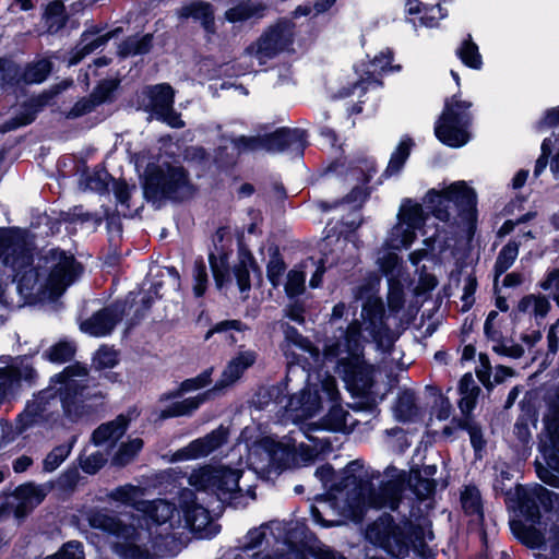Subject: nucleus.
Wrapping results in <instances>:
<instances>
[{"instance_id": "1", "label": "nucleus", "mask_w": 559, "mask_h": 559, "mask_svg": "<svg viewBox=\"0 0 559 559\" xmlns=\"http://www.w3.org/2000/svg\"><path fill=\"white\" fill-rule=\"evenodd\" d=\"M0 260L14 272L16 288L27 302L59 297L80 273L74 258L59 250H51L34 266L26 234L20 229H0Z\"/></svg>"}, {"instance_id": "2", "label": "nucleus", "mask_w": 559, "mask_h": 559, "mask_svg": "<svg viewBox=\"0 0 559 559\" xmlns=\"http://www.w3.org/2000/svg\"><path fill=\"white\" fill-rule=\"evenodd\" d=\"M361 326L357 321L350 323L338 338L326 342L323 350L324 360L335 362L348 390L356 395L369 397L372 388L373 368L361 357Z\"/></svg>"}, {"instance_id": "3", "label": "nucleus", "mask_w": 559, "mask_h": 559, "mask_svg": "<svg viewBox=\"0 0 559 559\" xmlns=\"http://www.w3.org/2000/svg\"><path fill=\"white\" fill-rule=\"evenodd\" d=\"M404 476L385 483L378 489L371 488L367 483H357L355 477L346 478L345 488L348 489L344 512L359 520L366 508H389L395 510L399 506L403 488Z\"/></svg>"}, {"instance_id": "4", "label": "nucleus", "mask_w": 559, "mask_h": 559, "mask_svg": "<svg viewBox=\"0 0 559 559\" xmlns=\"http://www.w3.org/2000/svg\"><path fill=\"white\" fill-rule=\"evenodd\" d=\"M241 472L223 465H205L194 469L189 476V485L199 492L215 497L222 502L233 503L236 508L245 506L239 488Z\"/></svg>"}, {"instance_id": "5", "label": "nucleus", "mask_w": 559, "mask_h": 559, "mask_svg": "<svg viewBox=\"0 0 559 559\" xmlns=\"http://www.w3.org/2000/svg\"><path fill=\"white\" fill-rule=\"evenodd\" d=\"M366 536L394 557L405 556L411 545H421L425 540L433 538L432 532L428 528L412 524H404L401 527L392 524L389 518L380 519L370 525Z\"/></svg>"}, {"instance_id": "6", "label": "nucleus", "mask_w": 559, "mask_h": 559, "mask_svg": "<svg viewBox=\"0 0 559 559\" xmlns=\"http://www.w3.org/2000/svg\"><path fill=\"white\" fill-rule=\"evenodd\" d=\"M472 103L457 98L447 99L443 111L435 124L437 139L450 147H462L471 140Z\"/></svg>"}, {"instance_id": "7", "label": "nucleus", "mask_w": 559, "mask_h": 559, "mask_svg": "<svg viewBox=\"0 0 559 559\" xmlns=\"http://www.w3.org/2000/svg\"><path fill=\"white\" fill-rule=\"evenodd\" d=\"M193 193L185 169L170 164L150 165L145 171L144 194L150 199L181 200Z\"/></svg>"}, {"instance_id": "8", "label": "nucleus", "mask_w": 559, "mask_h": 559, "mask_svg": "<svg viewBox=\"0 0 559 559\" xmlns=\"http://www.w3.org/2000/svg\"><path fill=\"white\" fill-rule=\"evenodd\" d=\"M141 522L140 519L136 520ZM90 524L94 528L102 530L109 534L122 538L127 542L126 545H120L119 552L127 559H148L150 554L147 549L142 548L136 542L143 543L151 537V528L143 527L141 524L138 526L134 523L123 524L116 518L104 513L95 512L90 518Z\"/></svg>"}, {"instance_id": "9", "label": "nucleus", "mask_w": 559, "mask_h": 559, "mask_svg": "<svg viewBox=\"0 0 559 559\" xmlns=\"http://www.w3.org/2000/svg\"><path fill=\"white\" fill-rule=\"evenodd\" d=\"M305 146L306 134L300 129H282L264 136H241L231 141V148L238 153L265 150L300 155Z\"/></svg>"}, {"instance_id": "10", "label": "nucleus", "mask_w": 559, "mask_h": 559, "mask_svg": "<svg viewBox=\"0 0 559 559\" xmlns=\"http://www.w3.org/2000/svg\"><path fill=\"white\" fill-rule=\"evenodd\" d=\"M294 39L295 32L293 24L280 22L269 27L246 49V52L262 66L280 53L293 51Z\"/></svg>"}, {"instance_id": "11", "label": "nucleus", "mask_w": 559, "mask_h": 559, "mask_svg": "<svg viewBox=\"0 0 559 559\" xmlns=\"http://www.w3.org/2000/svg\"><path fill=\"white\" fill-rule=\"evenodd\" d=\"M56 383L59 385L55 391L60 395L64 412L69 415H78L80 404L88 396L91 379L87 369L81 365L69 366L57 376Z\"/></svg>"}, {"instance_id": "12", "label": "nucleus", "mask_w": 559, "mask_h": 559, "mask_svg": "<svg viewBox=\"0 0 559 559\" xmlns=\"http://www.w3.org/2000/svg\"><path fill=\"white\" fill-rule=\"evenodd\" d=\"M475 200V192L464 181L453 182L441 190L433 189L426 195V203L440 221L450 218V204L469 210L474 206Z\"/></svg>"}, {"instance_id": "13", "label": "nucleus", "mask_w": 559, "mask_h": 559, "mask_svg": "<svg viewBox=\"0 0 559 559\" xmlns=\"http://www.w3.org/2000/svg\"><path fill=\"white\" fill-rule=\"evenodd\" d=\"M397 224L391 229L386 238V246L391 249H402L411 246L420 229L425 217L421 205L405 200L397 214Z\"/></svg>"}, {"instance_id": "14", "label": "nucleus", "mask_w": 559, "mask_h": 559, "mask_svg": "<svg viewBox=\"0 0 559 559\" xmlns=\"http://www.w3.org/2000/svg\"><path fill=\"white\" fill-rule=\"evenodd\" d=\"M380 285L379 278H373L366 285L358 288L356 298L365 300L362 304V318L365 331H368L373 340H378L384 333L383 305L376 296Z\"/></svg>"}, {"instance_id": "15", "label": "nucleus", "mask_w": 559, "mask_h": 559, "mask_svg": "<svg viewBox=\"0 0 559 559\" xmlns=\"http://www.w3.org/2000/svg\"><path fill=\"white\" fill-rule=\"evenodd\" d=\"M288 444L276 442L272 438H263L249 450L248 461L254 469L276 471L289 460Z\"/></svg>"}, {"instance_id": "16", "label": "nucleus", "mask_w": 559, "mask_h": 559, "mask_svg": "<svg viewBox=\"0 0 559 559\" xmlns=\"http://www.w3.org/2000/svg\"><path fill=\"white\" fill-rule=\"evenodd\" d=\"M545 429L540 443L543 459L547 467L559 474V389L550 400Z\"/></svg>"}, {"instance_id": "17", "label": "nucleus", "mask_w": 559, "mask_h": 559, "mask_svg": "<svg viewBox=\"0 0 559 559\" xmlns=\"http://www.w3.org/2000/svg\"><path fill=\"white\" fill-rule=\"evenodd\" d=\"M174 91L167 84H158L147 88L143 106L146 110L153 112L157 119L164 121L173 128L183 127L180 116L174 111Z\"/></svg>"}, {"instance_id": "18", "label": "nucleus", "mask_w": 559, "mask_h": 559, "mask_svg": "<svg viewBox=\"0 0 559 559\" xmlns=\"http://www.w3.org/2000/svg\"><path fill=\"white\" fill-rule=\"evenodd\" d=\"M52 489L51 484H25L17 487L10 497L8 506L14 510L16 518H23L38 506Z\"/></svg>"}, {"instance_id": "19", "label": "nucleus", "mask_w": 559, "mask_h": 559, "mask_svg": "<svg viewBox=\"0 0 559 559\" xmlns=\"http://www.w3.org/2000/svg\"><path fill=\"white\" fill-rule=\"evenodd\" d=\"M320 388L325 397L333 403L329 414L323 419L322 428L331 431H345L349 426V414L342 406L335 404L338 396L335 379L325 376L320 380Z\"/></svg>"}, {"instance_id": "20", "label": "nucleus", "mask_w": 559, "mask_h": 559, "mask_svg": "<svg viewBox=\"0 0 559 559\" xmlns=\"http://www.w3.org/2000/svg\"><path fill=\"white\" fill-rule=\"evenodd\" d=\"M227 440V429L219 427L207 436L197 439L173 455V461L195 460L206 456Z\"/></svg>"}, {"instance_id": "21", "label": "nucleus", "mask_w": 559, "mask_h": 559, "mask_svg": "<svg viewBox=\"0 0 559 559\" xmlns=\"http://www.w3.org/2000/svg\"><path fill=\"white\" fill-rule=\"evenodd\" d=\"M195 500H202L195 498L194 493L185 489L180 495V508L185 515V522L187 526L197 532H202L211 523L209 511Z\"/></svg>"}, {"instance_id": "22", "label": "nucleus", "mask_w": 559, "mask_h": 559, "mask_svg": "<svg viewBox=\"0 0 559 559\" xmlns=\"http://www.w3.org/2000/svg\"><path fill=\"white\" fill-rule=\"evenodd\" d=\"M124 309L116 305L104 309L81 324V330L92 336H105L109 334L121 319Z\"/></svg>"}, {"instance_id": "23", "label": "nucleus", "mask_w": 559, "mask_h": 559, "mask_svg": "<svg viewBox=\"0 0 559 559\" xmlns=\"http://www.w3.org/2000/svg\"><path fill=\"white\" fill-rule=\"evenodd\" d=\"M179 21L193 19L200 22L201 26L207 34L215 33V16L214 9L211 3L205 1H193L183 4L175 12Z\"/></svg>"}, {"instance_id": "24", "label": "nucleus", "mask_w": 559, "mask_h": 559, "mask_svg": "<svg viewBox=\"0 0 559 559\" xmlns=\"http://www.w3.org/2000/svg\"><path fill=\"white\" fill-rule=\"evenodd\" d=\"M309 380H311L310 377ZM321 402L322 396L319 393L318 383L310 381L307 390L290 399L289 409L295 413L296 419L307 418L320 409Z\"/></svg>"}, {"instance_id": "25", "label": "nucleus", "mask_w": 559, "mask_h": 559, "mask_svg": "<svg viewBox=\"0 0 559 559\" xmlns=\"http://www.w3.org/2000/svg\"><path fill=\"white\" fill-rule=\"evenodd\" d=\"M141 506V514L146 523L148 521L155 525L169 523L170 526H174L175 524L179 525L181 523L179 513L176 516V509L170 502L164 499L146 501Z\"/></svg>"}, {"instance_id": "26", "label": "nucleus", "mask_w": 559, "mask_h": 559, "mask_svg": "<svg viewBox=\"0 0 559 559\" xmlns=\"http://www.w3.org/2000/svg\"><path fill=\"white\" fill-rule=\"evenodd\" d=\"M255 350L241 349L228 362L216 388H225L235 383L242 376V373L255 362Z\"/></svg>"}, {"instance_id": "27", "label": "nucleus", "mask_w": 559, "mask_h": 559, "mask_svg": "<svg viewBox=\"0 0 559 559\" xmlns=\"http://www.w3.org/2000/svg\"><path fill=\"white\" fill-rule=\"evenodd\" d=\"M128 419L124 416H118L115 420L99 426L92 436L96 445L114 444L126 432Z\"/></svg>"}, {"instance_id": "28", "label": "nucleus", "mask_w": 559, "mask_h": 559, "mask_svg": "<svg viewBox=\"0 0 559 559\" xmlns=\"http://www.w3.org/2000/svg\"><path fill=\"white\" fill-rule=\"evenodd\" d=\"M210 395L211 392L207 391L195 396L175 402L167 408L163 409L159 417L165 419L170 417L190 416L210 397Z\"/></svg>"}, {"instance_id": "29", "label": "nucleus", "mask_w": 559, "mask_h": 559, "mask_svg": "<svg viewBox=\"0 0 559 559\" xmlns=\"http://www.w3.org/2000/svg\"><path fill=\"white\" fill-rule=\"evenodd\" d=\"M549 310L550 302L545 296L531 294L519 301L515 313L528 314L538 322L547 316Z\"/></svg>"}, {"instance_id": "30", "label": "nucleus", "mask_w": 559, "mask_h": 559, "mask_svg": "<svg viewBox=\"0 0 559 559\" xmlns=\"http://www.w3.org/2000/svg\"><path fill=\"white\" fill-rule=\"evenodd\" d=\"M109 38V34L96 36L91 33H84L81 37L80 43L71 52L69 66H74L79 63L86 56H88L96 49L103 47Z\"/></svg>"}, {"instance_id": "31", "label": "nucleus", "mask_w": 559, "mask_h": 559, "mask_svg": "<svg viewBox=\"0 0 559 559\" xmlns=\"http://www.w3.org/2000/svg\"><path fill=\"white\" fill-rule=\"evenodd\" d=\"M284 335L285 341L282 345V349L287 357L290 355L292 346H295L308 353L314 362H319L321 357L319 349L314 347L309 340L299 334L295 328L287 325L284 330Z\"/></svg>"}, {"instance_id": "32", "label": "nucleus", "mask_w": 559, "mask_h": 559, "mask_svg": "<svg viewBox=\"0 0 559 559\" xmlns=\"http://www.w3.org/2000/svg\"><path fill=\"white\" fill-rule=\"evenodd\" d=\"M254 267L255 261L252 254L246 250H240L237 263L234 266V275L241 293L250 290V271L254 270Z\"/></svg>"}, {"instance_id": "33", "label": "nucleus", "mask_w": 559, "mask_h": 559, "mask_svg": "<svg viewBox=\"0 0 559 559\" xmlns=\"http://www.w3.org/2000/svg\"><path fill=\"white\" fill-rule=\"evenodd\" d=\"M109 497L115 501L134 507L139 513H141V504L146 502V500H143L144 490L132 485L116 488L110 492Z\"/></svg>"}, {"instance_id": "34", "label": "nucleus", "mask_w": 559, "mask_h": 559, "mask_svg": "<svg viewBox=\"0 0 559 559\" xmlns=\"http://www.w3.org/2000/svg\"><path fill=\"white\" fill-rule=\"evenodd\" d=\"M377 263L380 270L385 274L389 281L406 280L400 258L396 253L390 251L379 252Z\"/></svg>"}, {"instance_id": "35", "label": "nucleus", "mask_w": 559, "mask_h": 559, "mask_svg": "<svg viewBox=\"0 0 559 559\" xmlns=\"http://www.w3.org/2000/svg\"><path fill=\"white\" fill-rule=\"evenodd\" d=\"M75 437H73L68 443H63L55 447L43 460V471L46 473H52L56 471L70 455Z\"/></svg>"}, {"instance_id": "36", "label": "nucleus", "mask_w": 559, "mask_h": 559, "mask_svg": "<svg viewBox=\"0 0 559 559\" xmlns=\"http://www.w3.org/2000/svg\"><path fill=\"white\" fill-rule=\"evenodd\" d=\"M394 414L399 420H409L418 413L416 397L412 391H403L400 393L394 405Z\"/></svg>"}, {"instance_id": "37", "label": "nucleus", "mask_w": 559, "mask_h": 559, "mask_svg": "<svg viewBox=\"0 0 559 559\" xmlns=\"http://www.w3.org/2000/svg\"><path fill=\"white\" fill-rule=\"evenodd\" d=\"M413 145L414 142L411 138L404 136L401 139L395 151L392 153V156L385 170V173L389 176L395 175L402 169L406 159L409 156Z\"/></svg>"}, {"instance_id": "38", "label": "nucleus", "mask_w": 559, "mask_h": 559, "mask_svg": "<svg viewBox=\"0 0 559 559\" xmlns=\"http://www.w3.org/2000/svg\"><path fill=\"white\" fill-rule=\"evenodd\" d=\"M413 145L414 142L411 138L404 136L401 139L395 151L392 153V156L385 170V173L389 176L395 175L402 169L406 159L409 156Z\"/></svg>"}, {"instance_id": "39", "label": "nucleus", "mask_w": 559, "mask_h": 559, "mask_svg": "<svg viewBox=\"0 0 559 559\" xmlns=\"http://www.w3.org/2000/svg\"><path fill=\"white\" fill-rule=\"evenodd\" d=\"M461 504L464 512L468 515L483 519V504L479 490L474 486H466L461 492Z\"/></svg>"}, {"instance_id": "40", "label": "nucleus", "mask_w": 559, "mask_h": 559, "mask_svg": "<svg viewBox=\"0 0 559 559\" xmlns=\"http://www.w3.org/2000/svg\"><path fill=\"white\" fill-rule=\"evenodd\" d=\"M210 266L214 276L217 288H223L229 282V261L226 253L214 254L209 257Z\"/></svg>"}, {"instance_id": "41", "label": "nucleus", "mask_w": 559, "mask_h": 559, "mask_svg": "<svg viewBox=\"0 0 559 559\" xmlns=\"http://www.w3.org/2000/svg\"><path fill=\"white\" fill-rule=\"evenodd\" d=\"M210 376H211L210 371H204L194 378L187 379L183 382H181L180 385L175 391L164 394L162 396V400L177 399L188 392L203 389L210 384V382H211Z\"/></svg>"}, {"instance_id": "42", "label": "nucleus", "mask_w": 559, "mask_h": 559, "mask_svg": "<svg viewBox=\"0 0 559 559\" xmlns=\"http://www.w3.org/2000/svg\"><path fill=\"white\" fill-rule=\"evenodd\" d=\"M152 46V35L132 36L119 46V55L122 57L146 53Z\"/></svg>"}, {"instance_id": "43", "label": "nucleus", "mask_w": 559, "mask_h": 559, "mask_svg": "<svg viewBox=\"0 0 559 559\" xmlns=\"http://www.w3.org/2000/svg\"><path fill=\"white\" fill-rule=\"evenodd\" d=\"M32 369L25 368V371H20L16 367H9L0 369V401L8 394V392L22 378H31Z\"/></svg>"}, {"instance_id": "44", "label": "nucleus", "mask_w": 559, "mask_h": 559, "mask_svg": "<svg viewBox=\"0 0 559 559\" xmlns=\"http://www.w3.org/2000/svg\"><path fill=\"white\" fill-rule=\"evenodd\" d=\"M142 447L143 440L140 438H134L121 443L117 452L112 456V463L119 466H124L129 464L141 451Z\"/></svg>"}, {"instance_id": "45", "label": "nucleus", "mask_w": 559, "mask_h": 559, "mask_svg": "<svg viewBox=\"0 0 559 559\" xmlns=\"http://www.w3.org/2000/svg\"><path fill=\"white\" fill-rule=\"evenodd\" d=\"M456 53L465 66L476 70L481 68L483 60L478 46L472 40L471 36L462 43Z\"/></svg>"}, {"instance_id": "46", "label": "nucleus", "mask_w": 559, "mask_h": 559, "mask_svg": "<svg viewBox=\"0 0 559 559\" xmlns=\"http://www.w3.org/2000/svg\"><path fill=\"white\" fill-rule=\"evenodd\" d=\"M519 242L510 241L501 249L495 264L496 277L504 273L514 263L519 254Z\"/></svg>"}, {"instance_id": "47", "label": "nucleus", "mask_w": 559, "mask_h": 559, "mask_svg": "<svg viewBox=\"0 0 559 559\" xmlns=\"http://www.w3.org/2000/svg\"><path fill=\"white\" fill-rule=\"evenodd\" d=\"M66 22L64 7L60 1L49 3L45 12V23L50 33L58 32Z\"/></svg>"}, {"instance_id": "48", "label": "nucleus", "mask_w": 559, "mask_h": 559, "mask_svg": "<svg viewBox=\"0 0 559 559\" xmlns=\"http://www.w3.org/2000/svg\"><path fill=\"white\" fill-rule=\"evenodd\" d=\"M51 71V62L41 59L27 66L23 79L26 83H41Z\"/></svg>"}, {"instance_id": "49", "label": "nucleus", "mask_w": 559, "mask_h": 559, "mask_svg": "<svg viewBox=\"0 0 559 559\" xmlns=\"http://www.w3.org/2000/svg\"><path fill=\"white\" fill-rule=\"evenodd\" d=\"M285 270L286 265L284 261L280 254L274 251L266 265L267 278L274 287H277L281 284Z\"/></svg>"}, {"instance_id": "50", "label": "nucleus", "mask_w": 559, "mask_h": 559, "mask_svg": "<svg viewBox=\"0 0 559 559\" xmlns=\"http://www.w3.org/2000/svg\"><path fill=\"white\" fill-rule=\"evenodd\" d=\"M118 362V353L107 346L100 347L93 357V365L96 369L114 368Z\"/></svg>"}, {"instance_id": "51", "label": "nucleus", "mask_w": 559, "mask_h": 559, "mask_svg": "<svg viewBox=\"0 0 559 559\" xmlns=\"http://www.w3.org/2000/svg\"><path fill=\"white\" fill-rule=\"evenodd\" d=\"M229 22H240L253 16H260L259 8L248 3L238 4L225 13Z\"/></svg>"}, {"instance_id": "52", "label": "nucleus", "mask_w": 559, "mask_h": 559, "mask_svg": "<svg viewBox=\"0 0 559 559\" xmlns=\"http://www.w3.org/2000/svg\"><path fill=\"white\" fill-rule=\"evenodd\" d=\"M402 281H389L388 306L392 311H399L404 306V294L402 288Z\"/></svg>"}, {"instance_id": "53", "label": "nucleus", "mask_w": 559, "mask_h": 559, "mask_svg": "<svg viewBox=\"0 0 559 559\" xmlns=\"http://www.w3.org/2000/svg\"><path fill=\"white\" fill-rule=\"evenodd\" d=\"M193 280H194V285H193L194 295L197 297L203 296V294L206 290V285H207L209 278H207L206 266L202 260H198L194 263Z\"/></svg>"}, {"instance_id": "54", "label": "nucleus", "mask_w": 559, "mask_h": 559, "mask_svg": "<svg viewBox=\"0 0 559 559\" xmlns=\"http://www.w3.org/2000/svg\"><path fill=\"white\" fill-rule=\"evenodd\" d=\"M306 276L302 272L292 270L287 274V282L285 284L286 294L290 297L300 295L305 290Z\"/></svg>"}, {"instance_id": "55", "label": "nucleus", "mask_w": 559, "mask_h": 559, "mask_svg": "<svg viewBox=\"0 0 559 559\" xmlns=\"http://www.w3.org/2000/svg\"><path fill=\"white\" fill-rule=\"evenodd\" d=\"M74 354V347L71 343L60 342L53 345L48 352L47 357L53 362H63L70 359Z\"/></svg>"}, {"instance_id": "56", "label": "nucleus", "mask_w": 559, "mask_h": 559, "mask_svg": "<svg viewBox=\"0 0 559 559\" xmlns=\"http://www.w3.org/2000/svg\"><path fill=\"white\" fill-rule=\"evenodd\" d=\"M47 559H83L82 546L79 542H69L57 554Z\"/></svg>"}, {"instance_id": "57", "label": "nucleus", "mask_w": 559, "mask_h": 559, "mask_svg": "<svg viewBox=\"0 0 559 559\" xmlns=\"http://www.w3.org/2000/svg\"><path fill=\"white\" fill-rule=\"evenodd\" d=\"M557 143H558V138L555 136V135L544 140V142L542 144V155L536 160V165H535V169H534V175L535 176H538V175H540L544 171V169L547 166L548 155L551 153L552 147Z\"/></svg>"}, {"instance_id": "58", "label": "nucleus", "mask_w": 559, "mask_h": 559, "mask_svg": "<svg viewBox=\"0 0 559 559\" xmlns=\"http://www.w3.org/2000/svg\"><path fill=\"white\" fill-rule=\"evenodd\" d=\"M106 461V457L100 452L92 453L81 459V467L88 474H95L104 466Z\"/></svg>"}, {"instance_id": "59", "label": "nucleus", "mask_w": 559, "mask_h": 559, "mask_svg": "<svg viewBox=\"0 0 559 559\" xmlns=\"http://www.w3.org/2000/svg\"><path fill=\"white\" fill-rule=\"evenodd\" d=\"M265 526H260L248 532L242 544L245 551L253 550L261 546L265 538Z\"/></svg>"}, {"instance_id": "60", "label": "nucleus", "mask_w": 559, "mask_h": 559, "mask_svg": "<svg viewBox=\"0 0 559 559\" xmlns=\"http://www.w3.org/2000/svg\"><path fill=\"white\" fill-rule=\"evenodd\" d=\"M117 81L115 80H107L102 82L94 93L92 94V98L97 103L100 104L103 102H106L109 97V95L117 88Z\"/></svg>"}, {"instance_id": "61", "label": "nucleus", "mask_w": 559, "mask_h": 559, "mask_svg": "<svg viewBox=\"0 0 559 559\" xmlns=\"http://www.w3.org/2000/svg\"><path fill=\"white\" fill-rule=\"evenodd\" d=\"M392 62V52L391 50L386 49L384 51H381L379 55L374 56V58L371 61V73H380L383 71H386L391 67Z\"/></svg>"}, {"instance_id": "62", "label": "nucleus", "mask_w": 559, "mask_h": 559, "mask_svg": "<svg viewBox=\"0 0 559 559\" xmlns=\"http://www.w3.org/2000/svg\"><path fill=\"white\" fill-rule=\"evenodd\" d=\"M135 190H136L135 186H129L124 181H118L114 186V192H115L117 200L121 204H126V205H129L128 202L131 197V193Z\"/></svg>"}, {"instance_id": "63", "label": "nucleus", "mask_w": 559, "mask_h": 559, "mask_svg": "<svg viewBox=\"0 0 559 559\" xmlns=\"http://www.w3.org/2000/svg\"><path fill=\"white\" fill-rule=\"evenodd\" d=\"M437 278L428 273H420L418 285L415 287L416 295L425 294L437 286Z\"/></svg>"}, {"instance_id": "64", "label": "nucleus", "mask_w": 559, "mask_h": 559, "mask_svg": "<svg viewBox=\"0 0 559 559\" xmlns=\"http://www.w3.org/2000/svg\"><path fill=\"white\" fill-rule=\"evenodd\" d=\"M97 103L91 97L88 99H82L78 102L69 112V117L76 118L82 115L90 112Z\"/></svg>"}]
</instances>
